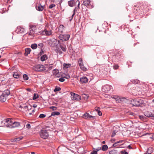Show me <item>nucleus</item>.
I'll use <instances>...</instances> for the list:
<instances>
[{"mask_svg":"<svg viewBox=\"0 0 154 154\" xmlns=\"http://www.w3.org/2000/svg\"><path fill=\"white\" fill-rule=\"evenodd\" d=\"M5 127H9L10 128H12V126H13V124L14 122L11 119H5Z\"/></svg>","mask_w":154,"mask_h":154,"instance_id":"20e7f679","label":"nucleus"},{"mask_svg":"<svg viewBox=\"0 0 154 154\" xmlns=\"http://www.w3.org/2000/svg\"><path fill=\"white\" fill-rule=\"evenodd\" d=\"M139 117L141 120H143L144 119L145 117L143 116H139Z\"/></svg>","mask_w":154,"mask_h":154,"instance_id":"3c124183","label":"nucleus"},{"mask_svg":"<svg viewBox=\"0 0 154 154\" xmlns=\"http://www.w3.org/2000/svg\"><path fill=\"white\" fill-rule=\"evenodd\" d=\"M119 67V66L118 65L116 64V69H118Z\"/></svg>","mask_w":154,"mask_h":154,"instance_id":"13d9d810","label":"nucleus"},{"mask_svg":"<svg viewBox=\"0 0 154 154\" xmlns=\"http://www.w3.org/2000/svg\"><path fill=\"white\" fill-rule=\"evenodd\" d=\"M2 94L7 97L10 94V92L9 90H8V89H7Z\"/></svg>","mask_w":154,"mask_h":154,"instance_id":"cd10ccee","label":"nucleus"},{"mask_svg":"<svg viewBox=\"0 0 154 154\" xmlns=\"http://www.w3.org/2000/svg\"><path fill=\"white\" fill-rule=\"evenodd\" d=\"M145 115L148 117H151V119H154V114L149 111H146L144 113Z\"/></svg>","mask_w":154,"mask_h":154,"instance_id":"f3484780","label":"nucleus"},{"mask_svg":"<svg viewBox=\"0 0 154 154\" xmlns=\"http://www.w3.org/2000/svg\"><path fill=\"white\" fill-rule=\"evenodd\" d=\"M59 80L61 82H63L65 81V79H64V78L63 77V78H60Z\"/></svg>","mask_w":154,"mask_h":154,"instance_id":"09e8293b","label":"nucleus"},{"mask_svg":"<svg viewBox=\"0 0 154 154\" xmlns=\"http://www.w3.org/2000/svg\"><path fill=\"white\" fill-rule=\"evenodd\" d=\"M115 145H116V143H114L113 144V147H115Z\"/></svg>","mask_w":154,"mask_h":154,"instance_id":"e2e57ef3","label":"nucleus"},{"mask_svg":"<svg viewBox=\"0 0 154 154\" xmlns=\"http://www.w3.org/2000/svg\"><path fill=\"white\" fill-rule=\"evenodd\" d=\"M70 66V64H68V65L66 64L64 66L66 68H68Z\"/></svg>","mask_w":154,"mask_h":154,"instance_id":"603ef678","label":"nucleus"},{"mask_svg":"<svg viewBox=\"0 0 154 154\" xmlns=\"http://www.w3.org/2000/svg\"><path fill=\"white\" fill-rule=\"evenodd\" d=\"M127 99L125 98H121L119 96H116V103H122L123 102H126Z\"/></svg>","mask_w":154,"mask_h":154,"instance_id":"f8f14e48","label":"nucleus"},{"mask_svg":"<svg viewBox=\"0 0 154 154\" xmlns=\"http://www.w3.org/2000/svg\"><path fill=\"white\" fill-rule=\"evenodd\" d=\"M41 137L44 139H47L48 136V134L46 130H41L39 133Z\"/></svg>","mask_w":154,"mask_h":154,"instance_id":"423d86ee","label":"nucleus"},{"mask_svg":"<svg viewBox=\"0 0 154 154\" xmlns=\"http://www.w3.org/2000/svg\"><path fill=\"white\" fill-rule=\"evenodd\" d=\"M75 3L78 5V7H76L74 9V10H73V13L71 19H70V21H71L72 20L74 16V15L75 14V12H76L77 11V9H79V5H80L79 1V0H77L76 1Z\"/></svg>","mask_w":154,"mask_h":154,"instance_id":"2eb2a0df","label":"nucleus"},{"mask_svg":"<svg viewBox=\"0 0 154 154\" xmlns=\"http://www.w3.org/2000/svg\"><path fill=\"white\" fill-rule=\"evenodd\" d=\"M46 116V115L43 114H40L39 117L41 118H43Z\"/></svg>","mask_w":154,"mask_h":154,"instance_id":"c03bdc74","label":"nucleus"},{"mask_svg":"<svg viewBox=\"0 0 154 154\" xmlns=\"http://www.w3.org/2000/svg\"><path fill=\"white\" fill-rule=\"evenodd\" d=\"M23 77L25 80H27L28 79V77L26 74H24L23 75Z\"/></svg>","mask_w":154,"mask_h":154,"instance_id":"a19ab883","label":"nucleus"},{"mask_svg":"<svg viewBox=\"0 0 154 154\" xmlns=\"http://www.w3.org/2000/svg\"><path fill=\"white\" fill-rule=\"evenodd\" d=\"M101 149L103 151H106L108 149V146L106 145H103L102 146Z\"/></svg>","mask_w":154,"mask_h":154,"instance_id":"f704fd0d","label":"nucleus"},{"mask_svg":"<svg viewBox=\"0 0 154 154\" xmlns=\"http://www.w3.org/2000/svg\"><path fill=\"white\" fill-rule=\"evenodd\" d=\"M90 2L91 1L90 0L84 1L83 3V5L86 6L88 8H91L93 7L90 4Z\"/></svg>","mask_w":154,"mask_h":154,"instance_id":"4468645a","label":"nucleus"},{"mask_svg":"<svg viewBox=\"0 0 154 154\" xmlns=\"http://www.w3.org/2000/svg\"><path fill=\"white\" fill-rule=\"evenodd\" d=\"M52 33L51 30H48L47 29H45L44 30L40 32V34L46 36H49L51 35Z\"/></svg>","mask_w":154,"mask_h":154,"instance_id":"9d476101","label":"nucleus"},{"mask_svg":"<svg viewBox=\"0 0 154 154\" xmlns=\"http://www.w3.org/2000/svg\"><path fill=\"white\" fill-rule=\"evenodd\" d=\"M5 119L3 118V117L0 115V127H5Z\"/></svg>","mask_w":154,"mask_h":154,"instance_id":"6ab92c4d","label":"nucleus"},{"mask_svg":"<svg viewBox=\"0 0 154 154\" xmlns=\"http://www.w3.org/2000/svg\"><path fill=\"white\" fill-rule=\"evenodd\" d=\"M30 32L29 35L33 36V35L40 33L41 31L39 30L38 26L35 25H30L29 26Z\"/></svg>","mask_w":154,"mask_h":154,"instance_id":"f03ea898","label":"nucleus"},{"mask_svg":"<svg viewBox=\"0 0 154 154\" xmlns=\"http://www.w3.org/2000/svg\"><path fill=\"white\" fill-rule=\"evenodd\" d=\"M25 29L21 26H18L15 30L16 32L18 33H21L24 32Z\"/></svg>","mask_w":154,"mask_h":154,"instance_id":"a211bd4d","label":"nucleus"},{"mask_svg":"<svg viewBox=\"0 0 154 154\" xmlns=\"http://www.w3.org/2000/svg\"><path fill=\"white\" fill-rule=\"evenodd\" d=\"M124 154H128V153L127 152H125Z\"/></svg>","mask_w":154,"mask_h":154,"instance_id":"774afa93","label":"nucleus"},{"mask_svg":"<svg viewBox=\"0 0 154 154\" xmlns=\"http://www.w3.org/2000/svg\"><path fill=\"white\" fill-rule=\"evenodd\" d=\"M52 65L53 64H51L50 65V66L49 67V68H51V69H52V67H53V66H52Z\"/></svg>","mask_w":154,"mask_h":154,"instance_id":"4d7b16f0","label":"nucleus"},{"mask_svg":"<svg viewBox=\"0 0 154 154\" xmlns=\"http://www.w3.org/2000/svg\"><path fill=\"white\" fill-rule=\"evenodd\" d=\"M42 45H43V44L42 43H41L38 45V46H42Z\"/></svg>","mask_w":154,"mask_h":154,"instance_id":"0e129e2a","label":"nucleus"},{"mask_svg":"<svg viewBox=\"0 0 154 154\" xmlns=\"http://www.w3.org/2000/svg\"><path fill=\"white\" fill-rule=\"evenodd\" d=\"M21 75L19 74L18 73V72H14L13 74V77L15 78L16 79H18L19 78Z\"/></svg>","mask_w":154,"mask_h":154,"instance_id":"a878e982","label":"nucleus"},{"mask_svg":"<svg viewBox=\"0 0 154 154\" xmlns=\"http://www.w3.org/2000/svg\"><path fill=\"white\" fill-rule=\"evenodd\" d=\"M82 97L84 98L85 100H87L89 97V96L87 94H83L82 95Z\"/></svg>","mask_w":154,"mask_h":154,"instance_id":"72a5a7b5","label":"nucleus"},{"mask_svg":"<svg viewBox=\"0 0 154 154\" xmlns=\"http://www.w3.org/2000/svg\"><path fill=\"white\" fill-rule=\"evenodd\" d=\"M59 72V70L57 69H54L53 71V74L55 75H57Z\"/></svg>","mask_w":154,"mask_h":154,"instance_id":"473e14b6","label":"nucleus"},{"mask_svg":"<svg viewBox=\"0 0 154 154\" xmlns=\"http://www.w3.org/2000/svg\"><path fill=\"white\" fill-rule=\"evenodd\" d=\"M31 47L32 49H35L37 48V45L36 44H34L31 45Z\"/></svg>","mask_w":154,"mask_h":154,"instance_id":"58836bf2","label":"nucleus"},{"mask_svg":"<svg viewBox=\"0 0 154 154\" xmlns=\"http://www.w3.org/2000/svg\"><path fill=\"white\" fill-rule=\"evenodd\" d=\"M26 90L28 91H31V90L30 88H27L26 89Z\"/></svg>","mask_w":154,"mask_h":154,"instance_id":"6e6d98bb","label":"nucleus"},{"mask_svg":"<svg viewBox=\"0 0 154 154\" xmlns=\"http://www.w3.org/2000/svg\"><path fill=\"white\" fill-rule=\"evenodd\" d=\"M17 109L20 111H23L22 109H27L28 112L27 114L29 115H33V113L35 112V108L36 106H17Z\"/></svg>","mask_w":154,"mask_h":154,"instance_id":"f257e3e1","label":"nucleus"},{"mask_svg":"<svg viewBox=\"0 0 154 154\" xmlns=\"http://www.w3.org/2000/svg\"><path fill=\"white\" fill-rule=\"evenodd\" d=\"M80 81L82 83H86L88 82V79L86 77H83L80 79Z\"/></svg>","mask_w":154,"mask_h":154,"instance_id":"412c9836","label":"nucleus"},{"mask_svg":"<svg viewBox=\"0 0 154 154\" xmlns=\"http://www.w3.org/2000/svg\"><path fill=\"white\" fill-rule=\"evenodd\" d=\"M131 104L133 106H144V101L140 98L135 99L131 100Z\"/></svg>","mask_w":154,"mask_h":154,"instance_id":"7ed1b4c3","label":"nucleus"},{"mask_svg":"<svg viewBox=\"0 0 154 154\" xmlns=\"http://www.w3.org/2000/svg\"><path fill=\"white\" fill-rule=\"evenodd\" d=\"M64 29V27L63 25H60L59 28V31L61 32H63V30Z\"/></svg>","mask_w":154,"mask_h":154,"instance_id":"c85d7f7f","label":"nucleus"},{"mask_svg":"<svg viewBox=\"0 0 154 154\" xmlns=\"http://www.w3.org/2000/svg\"><path fill=\"white\" fill-rule=\"evenodd\" d=\"M75 2L74 0H71L68 2V4L71 7H73L77 4Z\"/></svg>","mask_w":154,"mask_h":154,"instance_id":"4be33fe9","label":"nucleus"},{"mask_svg":"<svg viewBox=\"0 0 154 154\" xmlns=\"http://www.w3.org/2000/svg\"><path fill=\"white\" fill-rule=\"evenodd\" d=\"M112 87L109 85H106L102 86V91L103 92L107 93L110 91Z\"/></svg>","mask_w":154,"mask_h":154,"instance_id":"1a4fd4ad","label":"nucleus"},{"mask_svg":"<svg viewBox=\"0 0 154 154\" xmlns=\"http://www.w3.org/2000/svg\"><path fill=\"white\" fill-rule=\"evenodd\" d=\"M61 90V88L58 87H56L54 90V92L59 91Z\"/></svg>","mask_w":154,"mask_h":154,"instance_id":"79ce46f5","label":"nucleus"},{"mask_svg":"<svg viewBox=\"0 0 154 154\" xmlns=\"http://www.w3.org/2000/svg\"><path fill=\"white\" fill-rule=\"evenodd\" d=\"M134 83L135 84H136V83H138L137 82H136V81H134Z\"/></svg>","mask_w":154,"mask_h":154,"instance_id":"338daca9","label":"nucleus"},{"mask_svg":"<svg viewBox=\"0 0 154 154\" xmlns=\"http://www.w3.org/2000/svg\"><path fill=\"white\" fill-rule=\"evenodd\" d=\"M20 125V124L19 122H14L12 126V128L18 127Z\"/></svg>","mask_w":154,"mask_h":154,"instance_id":"393cba45","label":"nucleus"},{"mask_svg":"<svg viewBox=\"0 0 154 154\" xmlns=\"http://www.w3.org/2000/svg\"><path fill=\"white\" fill-rule=\"evenodd\" d=\"M70 94L72 100H81V97L79 95L72 92H71Z\"/></svg>","mask_w":154,"mask_h":154,"instance_id":"0eeeda50","label":"nucleus"},{"mask_svg":"<svg viewBox=\"0 0 154 154\" xmlns=\"http://www.w3.org/2000/svg\"><path fill=\"white\" fill-rule=\"evenodd\" d=\"M115 141V139H112L110 140V142H111L112 143H114Z\"/></svg>","mask_w":154,"mask_h":154,"instance_id":"864d4df0","label":"nucleus"},{"mask_svg":"<svg viewBox=\"0 0 154 154\" xmlns=\"http://www.w3.org/2000/svg\"><path fill=\"white\" fill-rule=\"evenodd\" d=\"M128 148L129 149H131L132 148V147H131V146L130 145H129L128 146Z\"/></svg>","mask_w":154,"mask_h":154,"instance_id":"680f3d73","label":"nucleus"},{"mask_svg":"<svg viewBox=\"0 0 154 154\" xmlns=\"http://www.w3.org/2000/svg\"><path fill=\"white\" fill-rule=\"evenodd\" d=\"M110 154H116V150L113 149L109 152Z\"/></svg>","mask_w":154,"mask_h":154,"instance_id":"37998d69","label":"nucleus"},{"mask_svg":"<svg viewBox=\"0 0 154 154\" xmlns=\"http://www.w3.org/2000/svg\"><path fill=\"white\" fill-rule=\"evenodd\" d=\"M124 154V152L123 151H122L121 152V154Z\"/></svg>","mask_w":154,"mask_h":154,"instance_id":"052dcab7","label":"nucleus"},{"mask_svg":"<svg viewBox=\"0 0 154 154\" xmlns=\"http://www.w3.org/2000/svg\"><path fill=\"white\" fill-rule=\"evenodd\" d=\"M60 114V112H52L51 114V116H54L55 115H59Z\"/></svg>","mask_w":154,"mask_h":154,"instance_id":"7c9ffc66","label":"nucleus"},{"mask_svg":"<svg viewBox=\"0 0 154 154\" xmlns=\"http://www.w3.org/2000/svg\"><path fill=\"white\" fill-rule=\"evenodd\" d=\"M63 77L66 79H69L70 78V77L69 75L67 74L65 75V76H63Z\"/></svg>","mask_w":154,"mask_h":154,"instance_id":"49530a36","label":"nucleus"},{"mask_svg":"<svg viewBox=\"0 0 154 154\" xmlns=\"http://www.w3.org/2000/svg\"><path fill=\"white\" fill-rule=\"evenodd\" d=\"M7 97L3 94L0 96V101L2 102H5L6 100Z\"/></svg>","mask_w":154,"mask_h":154,"instance_id":"5701e85b","label":"nucleus"},{"mask_svg":"<svg viewBox=\"0 0 154 154\" xmlns=\"http://www.w3.org/2000/svg\"><path fill=\"white\" fill-rule=\"evenodd\" d=\"M19 137V138L20 139V140H21L23 138V136H20V137Z\"/></svg>","mask_w":154,"mask_h":154,"instance_id":"5fc2aeb1","label":"nucleus"},{"mask_svg":"<svg viewBox=\"0 0 154 154\" xmlns=\"http://www.w3.org/2000/svg\"><path fill=\"white\" fill-rule=\"evenodd\" d=\"M48 59V56L46 54H44L40 58L41 60L42 61H44L45 60H47Z\"/></svg>","mask_w":154,"mask_h":154,"instance_id":"bb28decb","label":"nucleus"},{"mask_svg":"<svg viewBox=\"0 0 154 154\" xmlns=\"http://www.w3.org/2000/svg\"><path fill=\"white\" fill-rule=\"evenodd\" d=\"M153 149L152 147H149L147 150V153L148 154H150L153 152Z\"/></svg>","mask_w":154,"mask_h":154,"instance_id":"e433bc0d","label":"nucleus"},{"mask_svg":"<svg viewBox=\"0 0 154 154\" xmlns=\"http://www.w3.org/2000/svg\"><path fill=\"white\" fill-rule=\"evenodd\" d=\"M38 97V95L37 94H34L33 96L32 99L35 100Z\"/></svg>","mask_w":154,"mask_h":154,"instance_id":"4c0bfd02","label":"nucleus"},{"mask_svg":"<svg viewBox=\"0 0 154 154\" xmlns=\"http://www.w3.org/2000/svg\"><path fill=\"white\" fill-rule=\"evenodd\" d=\"M82 117L85 119H89L92 118L93 119H95V117L90 115L88 113H85L83 116Z\"/></svg>","mask_w":154,"mask_h":154,"instance_id":"dca6fc26","label":"nucleus"},{"mask_svg":"<svg viewBox=\"0 0 154 154\" xmlns=\"http://www.w3.org/2000/svg\"><path fill=\"white\" fill-rule=\"evenodd\" d=\"M40 53L41 54V55L42 54H43V51L42 50H41V51L40 52Z\"/></svg>","mask_w":154,"mask_h":154,"instance_id":"bf43d9fd","label":"nucleus"},{"mask_svg":"<svg viewBox=\"0 0 154 154\" xmlns=\"http://www.w3.org/2000/svg\"><path fill=\"white\" fill-rule=\"evenodd\" d=\"M96 111L97 112L99 116H101L102 115V112L100 110V108L99 107H97V108H96L95 109Z\"/></svg>","mask_w":154,"mask_h":154,"instance_id":"2f4dec72","label":"nucleus"},{"mask_svg":"<svg viewBox=\"0 0 154 154\" xmlns=\"http://www.w3.org/2000/svg\"><path fill=\"white\" fill-rule=\"evenodd\" d=\"M31 127V125L29 124H27L26 125V128L27 129H30Z\"/></svg>","mask_w":154,"mask_h":154,"instance_id":"8fccbe9b","label":"nucleus"},{"mask_svg":"<svg viewBox=\"0 0 154 154\" xmlns=\"http://www.w3.org/2000/svg\"><path fill=\"white\" fill-rule=\"evenodd\" d=\"M35 8L36 9L39 11H42L44 9L43 7L40 4H38L36 5Z\"/></svg>","mask_w":154,"mask_h":154,"instance_id":"aec40b11","label":"nucleus"},{"mask_svg":"<svg viewBox=\"0 0 154 154\" xmlns=\"http://www.w3.org/2000/svg\"><path fill=\"white\" fill-rule=\"evenodd\" d=\"M55 5L54 4H51L49 6V8L50 9H51L52 8L55 6Z\"/></svg>","mask_w":154,"mask_h":154,"instance_id":"a18cd8bd","label":"nucleus"},{"mask_svg":"<svg viewBox=\"0 0 154 154\" xmlns=\"http://www.w3.org/2000/svg\"><path fill=\"white\" fill-rule=\"evenodd\" d=\"M79 64L80 69L83 71H86L87 70L86 68L84 66L82 60V58H79Z\"/></svg>","mask_w":154,"mask_h":154,"instance_id":"6e6552de","label":"nucleus"},{"mask_svg":"<svg viewBox=\"0 0 154 154\" xmlns=\"http://www.w3.org/2000/svg\"><path fill=\"white\" fill-rule=\"evenodd\" d=\"M60 47L62 49V51H66V48L65 45H64V46L60 45Z\"/></svg>","mask_w":154,"mask_h":154,"instance_id":"c9c22d12","label":"nucleus"},{"mask_svg":"<svg viewBox=\"0 0 154 154\" xmlns=\"http://www.w3.org/2000/svg\"><path fill=\"white\" fill-rule=\"evenodd\" d=\"M20 140V139L19 137H17L16 138H14V139L13 141L15 142V141H19Z\"/></svg>","mask_w":154,"mask_h":154,"instance_id":"de8ad7c7","label":"nucleus"},{"mask_svg":"<svg viewBox=\"0 0 154 154\" xmlns=\"http://www.w3.org/2000/svg\"><path fill=\"white\" fill-rule=\"evenodd\" d=\"M101 149V148H98L97 149H96V150H93L91 152V154H97V152L99 150Z\"/></svg>","mask_w":154,"mask_h":154,"instance_id":"c756f323","label":"nucleus"},{"mask_svg":"<svg viewBox=\"0 0 154 154\" xmlns=\"http://www.w3.org/2000/svg\"><path fill=\"white\" fill-rule=\"evenodd\" d=\"M70 37L69 35H60L59 36V38L62 40L66 41L68 40Z\"/></svg>","mask_w":154,"mask_h":154,"instance_id":"9b49d317","label":"nucleus"},{"mask_svg":"<svg viewBox=\"0 0 154 154\" xmlns=\"http://www.w3.org/2000/svg\"><path fill=\"white\" fill-rule=\"evenodd\" d=\"M33 69L37 72L42 71L44 69V66L42 65H37L33 66Z\"/></svg>","mask_w":154,"mask_h":154,"instance_id":"39448f33","label":"nucleus"},{"mask_svg":"<svg viewBox=\"0 0 154 154\" xmlns=\"http://www.w3.org/2000/svg\"><path fill=\"white\" fill-rule=\"evenodd\" d=\"M124 142L123 140H120L116 142V148L125 147V146H124Z\"/></svg>","mask_w":154,"mask_h":154,"instance_id":"ddd939ff","label":"nucleus"},{"mask_svg":"<svg viewBox=\"0 0 154 154\" xmlns=\"http://www.w3.org/2000/svg\"><path fill=\"white\" fill-rule=\"evenodd\" d=\"M31 51V49L30 48H27L25 49V53H24V55L26 56H27L28 54L30 53Z\"/></svg>","mask_w":154,"mask_h":154,"instance_id":"b1692460","label":"nucleus"},{"mask_svg":"<svg viewBox=\"0 0 154 154\" xmlns=\"http://www.w3.org/2000/svg\"><path fill=\"white\" fill-rule=\"evenodd\" d=\"M31 153V154H35V153L34 152H32Z\"/></svg>","mask_w":154,"mask_h":154,"instance_id":"69168bd1","label":"nucleus"},{"mask_svg":"<svg viewBox=\"0 0 154 154\" xmlns=\"http://www.w3.org/2000/svg\"><path fill=\"white\" fill-rule=\"evenodd\" d=\"M50 109L52 110H58L56 106H50Z\"/></svg>","mask_w":154,"mask_h":154,"instance_id":"ea45409f","label":"nucleus"}]
</instances>
